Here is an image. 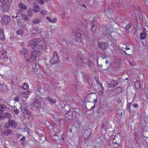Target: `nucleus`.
I'll return each mask as SVG.
<instances>
[{
	"label": "nucleus",
	"instance_id": "f257e3e1",
	"mask_svg": "<svg viewBox=\"0 0 148 148\" xmlns=\"http://www.w3.org/2000/svg\"><path fill=\"white\" fill-rule=\"evenodd\" d=\"M41 41L40 38H35L33 40H30L28 43L29 46L33 45L32 49L34 50H38L40 49H45L47 47L46 44H43L42 45L38 44Z\"/></svg>",
	"mask_w": 148,
	"mask_h": 148
},
{
	"label": "nucleus",
	"instance_id": "f03ea898",
	"mask_svg": "<svg viewBox=\"0 0 148 148\" xmlns=\"http://www.w3.org/2000/svg\"><path fill=\"white\" fill-rule=\"evenodd\" d=\"M27 105L25 104H24L21 106V111L23 113H25L27 114L28 117V120L32 121L33 120V117L32 116L31 113L29 111H27Z\"/></svg>",
	"mask_w": 148,
	"mask_h": 148
},
{
	"label": "nucleus",
	"instance_id": "7ed1b4c3",
	"mask_svg": "<svg viewBox=\"0 0 148 148\" xmlns=\"http://www.w3.org/2000/svg\"><path fill=\"white\" fill-rule=\"evenodd\" d=\"M49 62L52 64H57L59 62L58 54L56 52L54 51L53 52V56L51 57Z\"/></svg>",
	"mask_w": 148,
	"mask_h": 148
},
{
	"label": "nucleus",
	"instance_id": "20e7f679",
	"mask_svg": "<svg viewBox=\"0 0 148 148\" xmlns=\"http://www.w3.org/2000/svg\"><path fill=\"white\" fill-rule=\"evenodd\" d=\"M92 132L90 128H88L84 132L82 138L85 141L88 140L90 138Z\"/></svg>",
	"mask_w": 148,
	"mask_h": 148
},
{
	"label": "nucleus",
	"instance_id": "39448f33",
	"mask_svg": "<svg viewBox=\"0 0 148 148\" xmlns=\"http://www.w3.org/2000/svg\"><path fill=\"white\" fill-rule=\"evenodd\" d=\"M0 6L7 10L9 7V2L8 0H0Z\"/></svg>",
	"mask_w": 148,
	"mask_h": 148
},
{
	"label": "nucleus",
	"instance_id": "423d86ee",
	"mask_svg": "<svg viewBox=\"0 0 148 148\" xmlns=\"http://www.w3.org/2000/svg\"><path fill=\"white\" fill-rule=\"evenodd\" d=\"M33 100V103L32 105L33 107H34L37 109H39L40 108L41 103L40 100H38V97H36Z\"/></svg>",
	"mask_w": 148,
	"mask_h": 148
},
{
	"label": "nucleus",
	"instance_id": "0eeeda50",
	"mask_svg": "<svg viewBox=\"0 0 148 148\" xmlns=\"http://www.w3.org/2000/svg\"><path fill=\"white\" fill-rule=\"evenodd\" d=\"M10 18L7 15L3 16L2 18L1 22L3 24L7 25L10 21Z\"/></svg>",
	"mask_w": 148,
	"mask_h": 148
},
{
	"label": "nucleus",
	"instance_id": "6e6552de",
	"mask_svg": "<svg viewBox=\"0 0 148 148\" xmlns=\"http://www.w3.org/2000/svg\"><path fill=\"white\" fill-rule=\"evenodd\" d=\"M8 110V108L5 105L0 104V114L3 115L4 112H6V111Z\"/></svg>",
	"mask_w": 148,
	"mask_h": 148
},
{
	"label": "nucleus",
	"instance_id": "1a4fd4ad",
	"mask_svg": "<svg viewBox=\"0 0 148 148\" xmlns=\"http://www.w3.org/2000/svg\"><path fill=\"white\" fill-rule=\"evenodd\" d=\"M6 52L4 50H2L0 51V58L3 59H7L8 56L6 55Z\"/></svg>",
	"mask_w": 148,
	"mask_h": 148
},
{
	"label": "nucleus",
	"instance_id": "9d476101",
	"mask_svg": "<svg viewBox=\"0 0 148 148\" xmlns=\"http://www.w3.org/2000/svg\"><path fill=\"white\" fill-rule=\"evenodd\" d=\"M0 90L3 92H6L8 90L6 85L3 84H0Z\"/></svg>",
	"mask_w": 148,
	"mask_h": 148
},
{
	"label": "nucleus",
	"instance_id": "9b49d317",
	"mask_svg": "<svg viewBox=\"0 0 148 148\" xmlns=\"http://www.w3.org/2000/svg\"><path fill=\"white\" fill-rule=\"evenodd\" d=\"M83 78L84 82L85 83L88 84V85H90L89 83L91 79L86 74H84Z\"/></svg>",
	"mask_w": 148,
	"mask_h": 148
},
{
	"label": "nucleus",
	"instance_id": "f8f14e48",
	"mask_svg": "<svg viewBox=\"0 0 148 148\" xmlns=\"http://www.w3.org/2000/svg\"><path fill=\"white\" fill-rule=\"evenodd\" d=\"M8 124L13 128H15L16 126V123L15 121L12 120L10 119L8 122Z\"/></svg>",
	"mask_w": 148,
	"mask_h": 148
},
{
	"label": "nucleus",
	"instance_id": "ddd939ff",
	"mask_svg": "<svg viewBox=\"0 0 148 148\" xmlns=\"http://www.w3.org/2000/svg\"><path fill=\"white\" fill-rule=\"evenodd\" d=\"M37 50H35L31 53V55L36 58L39 56L41 55L40 52Z\"/></svg>",
	"mask_w": 148,
	"mask_h": 148
},
{
	"label": "nucleus",
	"instance_id": "4468645a",
	"mask_svg": "<svg viewBox=\"0 0 148 148\" xmlns=\"http://www.w3.org/2000/svg\"><path fill=\"white\" fill-rule=\"evenodd\" d=\"M106 45L105 42H99L98 44V47L101 50H104L106 48Z\"/></svg>",
	"mask_w": 148,
	"mask_h": 148
},
{
	"label": "nucleus",
	"instance_id": "2eb2a0df",
	"mask_svg": "<svg viewBox=\"0 0 148 148\" xmlns=\"http://www.w3.org/2000/svg\"><path fill=\"white\" fill-rule=\"evenodd\" d=\"M118 81L116 80H112L110 82V83L108 84V86L110 87H113L116 86L118 84Z\"/></svg>",
	"mask_w": 148,
	"mask_h": 148
},
{
	"label": "nucleus",
	"instance_id": "dca6fc26",
	"mask_svg": "<svg viewBox=\"0 0 148 148\" xmlns=\"http://www.w3.org/2000/svg\"><path fill=\"white\" fill-rule=\"evenodd\" d=\"M27 60L26 61L28 62H34L36 60V58L34 57H32L31 55V56H29L27 57Z\"/></svg>",
	"mask_w": 148,
	"mask_h": 148
},
{
	"label": "nucleus",
	"instance_id": "f3484780",
	"mask_svg": "<svg viewBox=\"0 0 148 148\" xmlns=\"http://www.w3.org/2000/svg\"><path fill=\"white\" fill-rule=\"evenodd\" d=\"M30 92L29 90H27L23 93H21V95L22 97L27 98L29 96Z\"/></svg>",
	"mask_w": 148,
	"mask_h": 148
},
{
	"label": "nucleus",
	"instance_id": "a211bd4d",
	"mask_svg": "<svg viewBox=\"0 0 148 148\" xmlns=\"http://www.w3.org/2000/svg\"><path fill=\"white\" fill-rule=\"evenodd\" d=\"M135 87L139 90H140L141 88V83L137 81L135 82Z\"/></svg>",
	"mask_w": 148,
	"mask_h": 148
},
{
	"label": "nucleus",
	"instance_id": "6ab92c4d",
	"mask_svg": "<svg viewBox=\"0 0 148 148\" xmlns=\"http://www.w3.org/2000/svg\"><path fill=\"white\" fill-rule=\"evenodd\" d=\"M18 7L22 10H26L27 9V7L22 3H20L18 4Z\"/></svg>",
	"mask_w": 148,
	"mask_h": 148
},
{
	"label": "nucleus",
	"instance_id": "aec40b11",
	"mask_svg": "<svg viewBox=\"0 0 148 148\" xmlns=\"http://www.w3.org/2000/svg\"><path fill=\"white\" fill-rule=\"evenodd\" d=\"M21 17L23 18V19L26 21H28L29 20V18L28 16L25 14H21Z\"/></svg>",
	"mask_w": 148,
	"mask_h": 148
},
{
	"label": "nucleus",
	"instance_id": "412c9836",
	"mask_svg": "<svg viewBox=\"0 0 148 148\" xmlns=\"http://www.w3.org/2000/svg\"><path fill=\"white\" fill-rule=\"evenodd\" d=\"M6 118L10 119L12 117L11 115L8 112H7V110L6 112H4L3 113V115Z\"/></svg>",
	"mask_w": 148,
	"mask_h": 148
},
{
	"label": "nucleus",
	"instance_id": "4be33fe9",
	"mask_svg": "<svg viewBox=\"0 0 148 148\" xmlns=\"http://www.w3.org/2000/svg\"><path fill=\"white\" fill-rule=\"evenodd\" d=\"M97 25L95 23L91 25V28L90 29L92 32H95L97 29Z\"/></svg>",
	"mask_w": 148,
	"mask_h": 148
},
{
	"label": "nucleus",
	"instance_id": "5701e85b",
	"mask_svg": "<svg viewBox=\"0 0 148 148\" xmlns=\"http://www.w3.org/2000/svg\"><path fill=\"white\" fill-rule=\"evenodd\" d=\"M47 19L50 23H54L57 21V19L56 18H54L53 19L51 18L49 16H47L46 18Z\"/></svg>",
	"mask_w": 148,
	"mask_h": 148
},
{
	"label": "nucleus",
	"instance_id": "b1692460",
	"mask_svg": "<svg viewBox=\"0 0 148 148\" xmlns=\"http://www.w3.org/2000/svg\"><path fill=\"white\" fill-rule=\"evenodd\" d=\"M2 132L3 134L5 135H9L11 134V131L9 129L4 130Z\"/></svg>",
	"mask_w": 148,
	"mask_h": 148
},
{
	"label": "nucleus",
	"instance_id": "393cba45",
	"mask_svg": "<svg viewBox=\"0 0 148 148\" xmlns=\"http://www.w3.org/2000/svg\"><path fill=\"white\" fill-rule=\"evenodd\" d=\"M108 124V122H105L103 123H102L101 126V129H104V130L106 131Z\"/></svg>",
	"mask_w": 148,
	"mask_h": 148
},
{
	"label": "nucleus",
	"instance_id": "a878e982",
	"mask_svg": "<svg viewBox=\"0 0 148 148\" xmlns=\"http://www.w3.org/2000/svg\"><path fill=\"white\" fill-rule=\"evenodd\" d=\"M33 10L35 12H37L39 10V7L38 5H34Z\"/></svg>",
	"mask_w": 148,
	"mask_h": 148
},
{
	"label": "nucleus",
	"instance_id": "bb28decb",
	"mask_svg": "<svg viewBox=\"0 0 148 148\" xmlns=\"http://www.w3.org/2000/svg\"><path fill=\"white\" fill-rule=\"evenodd\" d=\"M20 52L21 54H25L28 53V50L25 48H23L20 50Z\"/></svg>",
	"mask_w": 148,
	"mask_h": 148
},
{
	"label": "nucleus",
	"instance_id": "cd10ccee",
	"mask_svg": "<svg viewBox=\"0 0 148 148\" xmlns=\"http://www.w3.org/2000/svg\"><path fill=\"white\" fill-rule=\"evenodd\" d=\"M3 29H0V38L2 40H4L5 39V37L3 33L2 32Z\"/></svg>",
	"mask_w": 148,
	"mask_h": 148
},
{
	"label": "nucleus",
	"instance_id": "c85d7f7f",
	"mask_svg": "<svg viewBox=\"0 0 148 148\" xmlns=\"http://www.w3.org/2000/svg\"><path fill=\"white\" fill-rule=\"evenodd\" d=\"M23 86H21V87L24 90H27L29 88V86L26 83H25L23 84Z\"/></svg>",
	"mask_w": 148,
	"mask_h": 148
},
{
	"label": "nucleus",
	"instance_id": "c756f323",
	"mask_svg": "<svg viewBox=\"0 0 148 148\" xmlns=\"http://www.w3.org/2000/svg\"><path fill=\"white\" fill-rule=\"evenodd\" d=\"M32 22L34 24L36 25L40 22V20L38 18H35L32 20Z\"/></svg>",
	"mask_w": 148,
	"mask_h": 148
},
{
	"label": "nucleus",
	"instance_id": "7c9ffc66",
	"mask_svg": "<svg viewBox=\"0 0 148 148\" xmlns=\"http://www.w3.org/2000/svg\"><path fill=\"white\" fill-rule=\"evenodd\" d=\"M47 99L49 102L51 103H55L56 101L55 99H52L49 97H47Z\"/></svg>",
	"mask_w": 148,
	"mask_h": 148
},
{
	"label": "nucleus",
	"instance_id": "2f4dec72",
	"mask_svg": "<svg viewBox=\"0 0 148 148\" xmlns=\"http://www.w3.org/2000/svg\"><path fill=\"white\" fill-rule=\"evenodd\" d=\"M131 105V103H128L127 105V110L129 111L130 113H131V110H130V107Z\"/></svg>",
	"mask_w": 148,
	"mask_h": 148
},
{
	"label": "nucleus",
	"instance_id": "473e14b6",
	"mask_svg": "<svg viewBox=\"0 0 148 148\" xmlns=\"http://www.w3.org/2000/svg\"><path fill=\"white\" fill-rule=\"evenodd\" d=\"M94 79L96 81V82H97L99 84V85H100V84H101V88H102H102H103V87L101 83L99 82V79L98 77L97 76H95L94 77Z\"/></svg>",
	"mask_w": 148,
	"mask_h": 148
},
{
	"label": "nucleus",
	"instance_id": "72a5a7b5",
	"mask_svg": "<svg viewBox=\"0 0 148 148\" xmlns=\"http://www.w3.org/2000/svg\"><path fill=\"white\" fill-rule=\"evenodd\" d=\"M146 36V33H143L140 35V38L142 39H145Z\"/></svg>",
	"mask_w": 148,
	"mask_h": 148
},
{
	"label": "nucleus",
	"instance_id": "f704fd0d",
	"mask_svg": "<svg viewBox=\"0 0 148 148\" xmlns=\"http://www.w3.org/2000/svg\"><path fill=\"white\" fill-rule=\"evenodd\" d=\"M117 137H116V136H115V137L114 138L113 140V144H114V143L116 145H119L120 144L119 141H118L117 142V141H115V140H116V139H117Z\"/></svg>",
	"mask_w": 148,
	"mask_h": 148
},
{
	"label": "nucleus",
	"instance_id": "c9c22d12",
	"mask_svg": "<svg viewBox=\"0 0 148 148\" xmlns=\"http://www.w3.org/2000/svg\"><path fill=\"white\" fill-rule=\"evenodd\" d=\"M23 31L21 29L17 30L16 31V33L18 35H21L23 34Z\"/></svg>",
	"mask_w": 148,
	"mask_h": 148
},
{
	"label": "nucleus",
	"instance_id": "e433bc0d",
	"mask_svg": "<svg viewBox=\"0 0 148 148\" xmlns=\"http://www.w3.org/2000/svg\"><path fill=\"white\" fill-rule=\"evenodd\" d=\"M131 25H132L131 23H129L127 25L125 26V28L126 29L128 30L130 28Z\"/></svg>",
	"mask_w": 148,
	"mask_h": 148
},
{
	"label": "nucleus",
	"instance_id": "4c0bfd02",
	"mask_svg": "<svg viewBox=\"0 0 148 148\" xmlns=\"http://www.w3.org/2000/svg\"><path fill=\"white\" fill-rule=\"evenodd\" d=\"M57 121L60 123H63L64 122V120L61 118L58 119Z\"/></svg>",
	"mask_w": 148,
	"mask_h": 148
},
{
	"label": "nucleus",
	"instance_id": "58836bf2",
	"mask_svg": "<svg viewBox=\"0 0 148 148\" xmlns=\"http://www.w3.org/2000/svg\"><path fill=\"white\" fill-rule=\"evenodd\" d=\"M21 130L23 132H27V127H23L21 128Z\"/></svg>",
	"mask_w": 148,
	"mask_h": 148
},
{
	"label": "nucleus",
	"instance_id": "ea45409f",
	"mask_svg": "<svg viewBox=\"0 0 148 148\" xmlns=\"http://www.w3.org/2000/svg\"><path fill=\"white\" fill-rule=\"evenodd\" d=\"M19 110L18 109H13V112H14L16 114L18 113Z\"/></svg>",
	"mask_w": 148,
	"mask_h": 148
},
{
	"label": "nucleus",
	"instance_id": "a19ab883",
	"mask_svg": "<svg viewBox=\"0 0 148 148\" xmlns=\"http://www.w3.org/2000/svg\"><path fill=\"white\" fill-rule=\"evenodd\" d=\"M132 106L133 107L137 108H138V106L137 103H134V104H133L132 105Z\"/></svg>",
	"mask_w": 148,
	"mask_h": 148
},
{
	"label": "nucleus",
	"instance_id": "79ce46f5",
	"mask_svg": "<svg viewBox=\"0 0 148 148\" xmlns=\"http://www.w3.org/2000/svg\"><path fill=\"white\" fill-rule=\"evenodd\" d=\"M40 12L41 14H43L44 15H45L46 13V11L43 10H42V11H40Z\"/></svg>",
	"mask_w": 148,
	"mask_h": 148
},
{
	"label": "nucleus",
	"instance_id": "37998d69",
	"mask_svg": "<svg viewBox=\"0 0 148 148\" xmlns=\"http://www.w3.org/2000/svg\"><path fill=\"white\" fill-rule=\"evenodd\" d=\"M27 14L29 16H31L32 15V12L31 11H30L28 12Z\"/></svg>",
	"mask_w": 148,
	"mask_h": 148
},
{
	"label": "nucleus",
	"instance_id": "c03bdc74",
	"mask_svg": "<svg viewBox=\"0 0 148 148\" xmlns=\"http://www.w3.org/2000/svg\"><path fill=\"white\" fill-rule=\"evenodd\" d=\"M19 97L18 96H17L15 98V100L18 101L19 100Z\"/></svg>",
	"mask_w": 148,
	"mask_h": 148
},
{
	"label": "nucleus",
	"instance_id": "a18cd8bd",
	"mask_svg": "<svg viewBox=\"0 0 148 148\" xmlns=\"http://www.w3.org/2000/svg\"><path fill=\"white\" fill-rule=\"evenodd\" d=\"M25 139V137H23L21 138V140L22 141L24 140Z\"/></svg>",
	"mask_w": 148,
	"mask_h": 148
},
{
	"label": "nucleus",
	"instance_id": "49530a36",
	"mask_svg": "<svg viewBox=\"0 0 148 148\" xmlns=\"http://www.w3.org/2000/svg\"><path fill=\"white\" fill-rule=\"evenodd\" d=\"M121 100L120 99H118L117 101V102L119 103H120L121 102Z\"/></svg>",
	"mask_w": 148,
	"mask_h": 148
},
{
	"label": "nucleus",
	"instance_id": "de8ad7c7",
	"mask_svg": "<svg viewBox=\"0 0 148 148\" xmlns=\"http://www.w3.org/2000/svg\"><path fill=\"white\" fill-rule=\"evenodd\" d=\"M130 49V48H129L127 46H126L125 47V49L126 50H129Z\"/></svg>",
	"mask_w": 148,
	"mask_h": 148
},
{
	"label": "nucleus",
	"instance_id": "09e8293b",
	"mask_svg": "<svg viewBox=\"0 0 148 148\" xmlns=\"http://www.w3.org/2000/svg\"><path fill=\"white\" fill-rule=\"evenodd\" d=\"M93 101L95 103H96L97 102V99H94Z\"/></svg>",
	"mask_w": 148,
	"mask_h": 148
},
{
	"label": "nucleus",
	"instance_id": "8fccbe9b",
	"mask_svg": "<svg viewBox=\"0 0 148 148\" xmlns=\"http://www.w3.org/2000/svg\"><path fill=\"white\" fill-rule=\"evenodd\" d=\"M69 131L70 132H72V129H71V128H70L69 129Z\"/></svg>",
	"mask_w": 148,
	"mask_h": 148
},
{
	"label": "nucleus",
	"instance_id": "3c124183",
	"mask_svg": "<svg viewBox=\"0 0 148 148\" xmlns=\"http://www.w3.org/2000/svg\"><path fill=\"white\" fill-rule=\"evenodd\" d=\"M82 6H83V7H85V8H86V6L84 4H82Z\"/></svg>",
	"mask_w": 148,
	"mask_h": 148
},
{
	"label": "nucleus",
	"instance_id": "603ef678",
	"mask_svg": "<svg viewBox=\"0 0 148 148\" xmlns=\"http://www.w3.org/2000/svg\"><path fill=\"white\" fill-rule=\"evenodd\" d=\"M3 118V116H0V120L2 119Z\"/></svg>",
	"mask_w": 148,
	"mask_h": 148
},
{
	"label": "nucleus",
	"instance_id": "864d4df0",
	"mask_svg": "<svg viewBox=\"0 0 148 148\" xmlns=\"http://www.w3.org/2000/svg\"><path fill=\"white\" fill-rule=\"evenodd\" d=\"M40 89H39V88H38L37 89V91L38 92H39L40 91Z\"/></svg>",
	"mask_w": 148,
	"mask_h": 148
},
{
	"label": "nucleus",
	"instance_id": "5fc2aeb1",
	"mask_svg": "<svg viewBox=\"0 0 148 148\" xmlns=\"http://www.w3.org/2000/svg\"><path fill=\"white\" fill-rule=\"evenodd\" d=\"M17 109V108L15 107H14L13 108L12 110H13V109Z\"/></svg>",
	"mask_w": 148,
	"mask_h": 148
},
{
	"label": "nucleus",
	"instance_id": "6e6d98bb",
	"mask_svg": "<svg viewBox=\"0 0 148 148\" xmlns=\"http://www.w3.org/2000/svg\"><path fill=\"white\" fill-rule=\"evenodd\" d=\"M106 64H107L108 63H109V62L108 61L106 60Z\"/></svg>",
	"mask_w": 148,
	"mask_h": 148
},
{
	"label": "nucleus",
	"instance_id": "4d7b16f0",
	"mask_svg": "<svg viewBox=\"0 0 148 148\" xmlns=\"http://www.w3.org/2000/svg\"><path fill=\"white\" fill-rule=\"evenodd\" d=\"M69 57H67L66 58V60H69Z\"/></svg>",
	"mask_w": 148,
	"mask_h": 148
},
{
	"label": "nucleus",
	"instance_id": "13d9d810",
	"mask_svg": "<svg viewBox=\"0 0 148 148\" xmlns=\"http://www.w3.org/2000/svg\"><path fill=\"white\" fill-rule=\"evenodd\" d=\"M94 106H95V105H94L93 106H92V107L90 109H92V108H93V107H94Z\"/></svg>",
	"mask_w": 148,
	"mask_h": 148
},
{
	"label": "nucleus",
	"instance_id": "bf43d9fd",
	"mask_svg": "<svg viewBox=\"0 0 148 148\" xmlns=\"http://www.w3.org/2000/svg\"><path fill=\"white\" fill-rule=\"evenodd\" d=\"M130 65H131V66H133V64H132L131 63H130Z\"/></svg>",
	"mask_w": 148,
	"mask_h": 148
},
{
	"label": "nucleus",
	"instance_id": "052dcab7",
	"mask_svg": "<svg viewBox=\"0 0 148 148\" xmlns=\"http://www.w3.org/2000/svg\"><path fill=\"white\" fill-rule=\"evenodd\" d=\"M17 17H18V16H16L15 17L13 16V18H17Z\"/></svg>",
	"mask_w": 148,
	"mask_h": 148
},
{
	"label": "nucleus",
	"instance_id": "680f3d73",
	"mask_svg": "<svg viewBox=\"0 0 148 148\" xmlns=\"http://www.w3.org/2000/svg\"><path fill=\"white\" fill-rule=\"evenodd\" d=\"M36 66V64H33V66H34H34Z\"/></svg>",
	"mask_w": 148,
	"mask_h": 148
},
{
	"label": "nucleus",
	"instance_id": "e2e57ef3",
	"mask_svg": "<svg viewBox=\"0 0 148 148\" xmlns=\"http://www.w3.org/2000/svg\"><path fill=\"white\" fill-rule=\"evenodd\" d=\"M124 52L126 54H127L126 53V52L125 51H124Z\"/></svg>",
	"mask_w": 148,
	"mask_h": 148
},
{
	"label": "nucleus",
	"instance_id": "0e129e2a",
	"mask_svg": "<svg viewBox=\"0 0 148 148\" xmlns=\"http://www.w3.org/2000/svg\"><path fill=\"white\" fill-rule=\"evenodd\" d=\"M112 10H110L109 11V12H112Z\"/></svg>",
	"mask_w": 148,
	"mask_h": 148
},
{
	"label": "nucleus",
	"instance_id": "69168bd1",
	"mask_svg": "<svg viewBox=\"0 0 148 148\" xmlns=\"http://www.w3.org/2000/svg\"><path fill=\"white\" fill-rule=\"evenodd\" d=\"M19 23H20V21H18V22H17V23H18V24Z\"/></svg>",
	"mask_w": 148,
	"mask_h": 148
},
{
	"label": "nucleus",
	"instance_id": "338daca9",
	"mask_svg": "<svg viewBox=\"0 0 148 148\" xmlns=\"http://www.w3.org/2000/svg\"><path fill=\"white\" fill-rule=\"evenodd\" d=\"M128 79V78H126L125 79V80H127Z\"/></svg>",
	"mask_w": 148,
	"mask_h": 148
},
{
	"label": "nucleus",
	"instance_id": "774afa93",
	"mask_svg": "<svg viewBox=\"0 0 148 148\" xmlns=\"http://www.w3.org/2000/svg\"><path fill=\"white\" fill-rule=\"evenodd\" d=\"M19 14H19V13H18V14H17V15H18Z\"/></svg>",
	"mask_w": 148,
	"mask_h": 148
}]
</instances>
